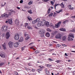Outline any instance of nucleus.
<instances>
[{
    "label": "nucleus",
    "mask_w": 75,
    "mask_h": 75,
    "mask_svg": "<svg viewBox=\"0 0 75 75\" xmlns=\"http://www.w3.org/2000/svg\"><path fill=\"white\" fill-rule=\"evenodd\" d=\"M61 35L59 33L58 34L56 35L55 38H57L58 39H61Z\"/></svg>",
    "instance_id": "6"
},
{
    "label": "nucleus",
    "mask_w": 75,
    "mask_h": 75,
    "mask_svg": "<svg viewBox=\"0 0 75 75\" xmlns=\"http://www.w3.org/2000/svg\"><path fill=\"white\" fill-rule=\"evenodd\" d=\"M8 22L9 24H11L13 23V22H12V19H8Z\"/></svg>",
    "instance_id": "13"
},
{
    "label": "nucleus",
    "mask_w": 75,
    "mask_h": 75,
    "mask_svg": "<svg viewBox=\"0 0 75 75\" xmlns=\"http://www.w3.org/2000/svg\"><path fill=\"white\" fill-rule=\"evenodd\" d=\"M16 23L17 24V25H19V21L17 19L16 20Z\"/></svg>",
    "instance_id": "20"
},
{
    "label": "nucleus",
    "mask_w": 75,
    "mask_h": 75,
    "mask_svg": "<svg viewBox=\"0 0 75 75\" xmlns=\"http://www.w3.org/2000/svg\"><path fill=\"white\" fill-rule=\"evenodd\" d=\"M10 11H11V12H8V13H11V14H12V13H13L15 12V11H14L13 10H10Z\"/></svg>",
    "instance_id": "40"
},
{
    "label": "nucleus",
    "mask_w": 75,
    "mask_h": 75,
    "mask_svg": "<svg viewBox=\"0 0 75 75\" xmlns=\"http://www.w3.org/2000/svg\"><path fill=\"white\" fill-rule=\"evenodd\" d=\"M4 64V63H0V66L1 67V66H3Z\"/></svg>",
    "instance_id": "44"
},
{
    "label": "nucleus",
    "mask_w": 75,
    "mask_h": 75,
    "mask_svg": "<svg viewBox=\"0 0 75 75\" xmlns=\"http://www.w3.org/2000/svg\"><path fill=\"white\" fill-rule=\"evenodd\" d=\"M45 33V31L44 30L41 29L39 31V33L40 34V36L41 37L43 38L44 37V34Z\"/></svg>",
    "instance_id": "1"
},
{
    "label": "nucleus",
    "mask_w": 75,
    "mask_h": 75,
    "mask_svg": "<svg viewBox=\"0 0 75 75\" xmlns=\"http://www.w3.org/2000/svg\"><path fill=\"white\" fill-rule=\"evenodd\" d=\"M57 13L55 12H54L53 16V17H55V16H57Z\"/></svg>",
    "instance_id": "37"
},
{
    "label": "nucleus",
    "mask_w": 75,
    "mask_h": 75,
    "mask_svg": "<svg viewBox=\"0 0 75 75\" xmlns=\"http://www.w3.org/2000/svg\"><path fill=\"white\" fill-rule=\"evenodd\" d=\"M48 61H52V59L51 58H48Z\"/></svg>",
    "instance_id": "51"
},
{
    "label": "nucleus",
    "mask_w": 75,
    "mask_h": 75,
    "mask_svg": "<svg viewBox=\"0 0 75 75\" xmlns=\"http://www.w3.org/2000/svg\"><path fill=\"white\" fill-rule=\"evenodd\" d=\"M62 46H63L64 47H65L66 45L64 44H62Z\"/></svg>",
    "instance_id": "57"
},
{
    "label": "nucleus",
    "mask_w": 75,
    "mask_h": 75,
    "mask_svg": "<svg viewBox=\"0 0 75 75\" xmlns=\"http://www.w3.org/2000/svg\"><path fill=\"white\" fill-rule=\"evenodd\" d=\"M67 40L68 41H74V39L72 38V37L68 36Z\"/></svg>",
    "instance_id": "10"
},
{
    "label": "nucleus",
    "mask_w": 75,
    "mask_h": 75,
    "mask_svg": "<svg viewBox=\"0 0 75 75\" xmlns=\"http://www.w3.org/2000/svg\"><path fill=\"white\" fill-rule=\"evenodd\" d=\"M33 1H30V2H29L28 3V5H31V4H33Z\"/></svg>",
    "instance_id": "21"
},
{
    "label": "nucleus",
    "mask_w": 75,
    "mask_h": 75,
    "mask_svg": "<svg viewBox=\"0 0 75 75\" xmlns=\"http://www.w3.org/2000/svg\"><path fill=\"white\" fill-rule=\"evenodd\" d=\"M46 36L47 37H50V33H46Z\"/></svg>",
    "instance_id": "23"
},
{
    "label": "nucleus",
    "mask_w": 75,
    "mask_h": 75,
    "mask_svg": "<svg viewBox=\"0 0 75 75\" xmlns=\"http://www.w3.org/2000/svg\"><path fill=\"white\" fill-rule=\"evenodd\" d=\"M38 27H41V26H42L41 25V21H40L38 23V24L37 25Z\"/></svg>",
    "instance_id": "11"
},
{
    "label": "nucleus",
    "mask_w": 75,
    "mask_h": 75,
    "mask_svg": "<svg viewBox=\"0 0 75 75\" xmlns=\"http://www.w3.org/2000/svg\"><path fill=\"white\" fill-rule=\"evenodd\" d=\"M24 8H26L27 9H28L29 8V7L28 6H25L24 7Z\"/></svg>",
    "instance_id": "43"
},
{
    "label": "nucleus",
    "mask_w": 75,
    "mask_h": 75,
    "mask_svg": "<svg viewBox=\"0 0 75 75\" xmlns=\"http://www.w3.org/2000/svg\"><path fill=\"white\" fill-rule=\"evenodd\" d=\"M35 71V69H33L32 70V72H34V71Z\"/></svg>",
    "instance_id": "56"
},
{
    "label": "nucleus",
    "mask_w": 75,
    "mask_h": 75,
    "mask_svg": "<svg viewBox=\"0 0 75 75\" xmlns=\"http://www.w3.org/2000/svg\"><path fill=\"white\" fill-rule=\"evenodd\" d=\"M36 23H37L38 21H40V19L39 18H37L36 20H35Z\"/></svg>",
    "instance_id": "36"
},
{
    "label": "nucleus",
    "mask_w": 75,
    "mask_h": 75,
    "mask_svg": "<svg viewBox=\"0 0 75 75\" xmlns=\"http://www.w3.org/2000/svg\"><path fill=\"white\" fill-rule=\"evenodd\" d=\"M69 37H71L74 38V34L72 33H70L69 35Z\"/></svg>",
    "instance_id": "14"
},
{
    "label": "nucleus",
    "mask_w": 75,
    "mask_h": 75,
    "mask_svg": "<svg viewBox=\"0 0 75 75\" xmlns=\"http://www.w3.org/2000/svg\"><path fill=\"white\" fill-rule=\"evenodd\" d=\"M19 58H20L19 57H18L16 58V60L18 59H19Z\"/></svg>",
    "instance_id": "63"
},
{
    "label": "nucleus",
    "mask_w": 75,
    "mask_h": 75,
    "mask_svg": "<svg viewBox=\"0 0 75 75\" xmlns=\"http://www.w3.org/2000/svg\"><path fill=\"white\" fill-rule=\"evenodd\" d=\"M3 47L4 48V50H6V42H4L3 45H2Z\"/></svg>",
    "instance_id": "17"
},
{
    "label": "nucleus",
    "mask_w": 75,
    "mask_h": 75,
    "mask_svg": "<svg viewBox=\"0 0 75 75\" xmlns=\"http://www.w3.org/2000/svg\"><path fill=\"white\" fill-rule=\"evenodd\" d=\"M8 44L9 45V46L10 47V48H12V47H13V42H10L9 43H8Z\"/></svg>",
    "instance_id": "7"
},
{
    "label": "nucleus",
    "mask_w": 75,
    "mask_h": 75,
    "mask_svg": "<svg viewBox=\"0 0 75 75\" xmlns=\"http://www.w3.org/2000/svg\"><path fill=\"white\" fill-rule=\"evenodd\" d=\"M70 31H71L72 32H75V29H73L72 30H70Z\"/></svg>",
    "instance_id": "53"
},
{
    "label": "nucleus",
    "mask_w": 75,
    "mask_h": 75,
    "mask_svg": "<svg viewBox=\"0 0 75 75\" xmlns=\"http://www.w3.org/2000/svg\"><path fill=\"white\" fill-rule=\"evenodd\" d=\"M29 38H30V36H27V37H26L25 38V40H28V39H29Z\"/></svg>",
    "instance_id": "32"
},
{
    "label": "nucleus",
    "mask_w": 75,
    "mask_h": 75,
    "mask_svg": "<svg viewBox=\"0 0 75 75\" xmlns=\"http://www.w3.org/2000/svg\"><path fill=\"white\" fill-rule=\"evenodd\" d=\"M24 24L25 25L24 27H27V25H28V23H25Z\"/></svg>",
    "instance_id": "42"
},
{
    "label": "nucleus",
    "mask_w": 75,
    "mask_h": 75,
    "mask_svg": "<svg viewBox=\"0 0 75 75\" xmlns=\"http://www.w3.org/2000/svg\"><path fill=\"white\" fill-rule=\"evenodd\" d=\"M20 42H16L14 45V46L15 47H18V45H19Z\"/></svg>",
    "instance_id": "9"
},
{
    "label": "nucleus",
    "mask_w": 75,
    "mask_h": 75,
    "mask_svg": "<svg viewBox=\"0 0 75 75\" xmlns=\"http://www.w3.org/2000/svg\"><path fill=\"white\" fill-rule=\"evenodd\" d=\"M50 0H43V1H44V2H47V1H48Z\"/></svg>",
    "instance_id": "47"
},
{
    "label": "nucleus",
    "mask_w": 75,
    "mask_h": 75,
    "mask_svg": "<svg viewBox=\"0 0 75 75\" xmlns=\"http://www.w3.org/2000/svg\"><path fill=\"white\" fill-rule=\"evenodd\" d=\"M59 30L62 31H66V29L65 28H61L59 29Z\"/></svg>",
    "instance_id": "18"
},
{
    "label": "nucleus",
    "mask_w": 75,
    "mask_h": 75,
    "mask_svg": "<svg viewBox=\"0 0 75 75\" xmlns=\"http://www.w3.org/2000/svg\"><path fill=\"white\" fill-rule=\"evenodd\" d=\"M47 31H48L49 32H51V31H52V30H51L49 28H47Z\"/></svg>",
    "instance_id": "27"
},
{
    "label": "nucleus",
    "mask_w": 75,
    "mask_h": 75,
    "mask_svg": "<svg viewBox=\"0 0 75 75\" xmlns=\"http://www.w3.org/2000/svg\"><path fill=\"white\" fill-rule=\"evenodd\" d=\"M41 24L42 25V26L44 25L45 24V21L44 20L42 22L41 21Z\"/></svg>",
    "instance_id": "12"
},
{
    "label": "nucleus",
    "mask_w": 75,
    "mask_h": 75,
    "mask_svg": "<svg viewBox=\"0 0 75 75\" xmlns=\"http://www.w3.org/2000/svg\"><path fill=\"white\" fill-rule=\"evenodd\" d=\"M61 45L59 44H57L56 45V47H58V48H59V47Z\"/></svg>",
    "instance_id": "39"
},
{
    "label": "nucleus",
    "mask_w": 75,
    "mask_h": 75,
    "mask_svg": "<svg viewBox=\"0 0 75 75\" xmlns=\"http://www.w3.org/2000/svg\"><path fill=\"white\" fill-rule=\"evenodd\" d=\"M27 28L29 29V30H30V29H32V28H31V26H28Z\"/></svg>",
    "instance_id": "34"
},
{
    "label": "nucleus",
    "mask_w": 75,
    "mask_h": 75,
    "mask_svg": "<svg viewBox=\"0 0 75 75\" xmlns=\"http://www.w3.org/2000/svg\"><path fill=\"white\" fill-rule=\"evenodd\" d=\"M14 38L16 40H18L19 39V38H20V35L18 34H16L15 35Z\"/></svg>",
    "instance_id": "4"
},
{
    "label": "nucleus",
    "mask_w": 75,
    "mask_h": 75,
    "mask_svg": "<svg viewBox=\"0 0 75 75\" xmlns=\"http://www.w3.org/2000/svg\"><path fill=\"white\" fill-rule=\"evenodd\" d=\"M60 5L62 8H64V7H65L64 4H63V2L61 4H60Z\"/></svg>",
    "instance_id": "19"
},
{
    "label": "nucleus",
    "mask_w": 75,
    "mask_h": 75,
    "mask_svg": "<svg viewBox=\"0 0 75 75\" xmlns=\"http://www.w3.org/2000/svg\"><path fill=\"white\" fill-rule=\"evenodd\" d=\"M12 13H8V14L6 13H4V14L2 15V17L3 18H8L9 16H11V15Z\"/></svg>",
    "instance_id": "2"
},
{
    "label": "nucleus",
    "mask_w": 75,
    "mask_h": 75,
    "mask_svg": "<svg viewBox=\"0 0 75 75\" xmlns=\"http://www.w3.org/2000/svg\"><path fill=\"white\" fill-rule=\"evenodd\" d=\"M25 47V46H24V47H23L22 48V50L23 51L24 50V48Z\"/></svg>",
    "instance_id": "54"
},
{
    "label": "nucleus",
    "mask_w": 75,
    "mask_h": 75,
    "mask_svg": "<svg viewBox=\"0 0 75 75\" xmlns=\"http://www.w3.org/2000/svg\"><path fill=\"white\" fill-rule=\"evenodd\" d=\"M66 39H67V38H66V37L65 36H63L62 38V40L63 41H65Z\"/></svg>",
    "instance_id": "25"
},
{
    "label": "nucleus",
    "mask_w": 75,
    "mask_h": 75,
    "mask_svg": "<svg viewBox=\"0 0 75 75\" xmlns=\"http://www.w3.org/2000/svg\"><path fill=\"white\" fill-rule=\"evenodd\" d=\"M6 4V2H5L4 3H4H3L2 4V6H4V5H5Z\"/></svg>",
    "instance_id": "52"
},
{
    "label": "nucleus",
    "mask_w": 75,
    "mask_h": 75,
    "mask_svg": "<svg viewBox=\"0 0 75 75\" xmlns=\"http://www.w3.org/2000/svg\"><path fill=\"white\" fill-rule=\"evenodd\" d=\"M45 24L46 25V26H47V27H48V26H49V25H50L49 23L48 22H45Z\"/></svg>",
    "instance_id": "22"
},
{
    "label": "nucleus",
    "mask_w": 75,
    "mask_h": 75,
    "mask_svg": "<svg viewBox=\"0 0 75 75\" xmlns=\"http://www.w3.org/2000/svg\"><path fill=\"white\" fill-rule=\"evenodd\" d=\"M0 56L2 58H5V54L3 52H2L1 54H0Z\"/></svg>",
    "instance_id": "8"
},
{
    "label": "nucleus",
    "mask_w": 75,
    "mask_h": 75,
    "mask_svg": "<svg viewBox=\"0 0 75 75\" xmlns=\"http://www.w3.org/2000/svg\"><path fill=\"white\" fill-rule=\"evenodd\" d=\"M68 8L70 9V10H72L73 9H74V7H71V5H69L68 6Z\"/></svg>",
    "instance_id": "15"
},
{
    "label": "nucleus",
    "mask_w": 75,
    "mask_h": 75,
    "mask_svg": "<svg viewBox=\"0 0 75 75\" xmlns=\"http://www.w3.org/2000/svg\"><path fill=\"white\" fill-rule=\"evenodd\" d=\"M20 3H23V0H21Z\"/></svg>",
    "instance_id": "55"
},
{
    "label": "nucleus",
    "mask_w": 75,
    "mask_h": 75,
    "mask_svg": "<svg viewBox=\"0 0 75 75\" xmlns=\"http://www.w3.org/2000/svg\"><path fill=\"white\" fill-rule=\"evenodd\" d=\"M53 16V13H51L49 14V17H51V16Z\"/></svg>",
    "instance_id": "33"
},
{
    "label": "nucleus",
    "mask_w": 75,
    "mask_h": 75,
    "mask_svg": "<svg viewBox=\"0 0 75 75\" xmlns=\"http://www.w3.org/2000/svg\"><path fill=\"white\" fill-rule=\"evenodd\" d=\"M46 74H47L48 75V74H49L50 72L48 71H46Z\"/></svg>",
    "instance_id": "48"
},
{
    "label": "nucleus",
    "mask_w": 75,
    "mask_h": 75,
    "mask_svg": "<svg viewBox=\"0 0 75 75\" xmlns=\"http://www.w3.org/2000/svg\"><path fill=\"white\" fill-rule=\"evenodd\" d=\"M28 13H29V14H32L33 12H32V10H30L28 11Z\"/></svg>",
    "instance_id": "24"
},
{
    "label": "nucleus",
    "mask_w": 75,
    "mask_h": 75,
    "mask_svg": "<svg viewBox=\"0 0 75 75\" xmlns=\"http://www.w3.org/2000/svg\"><path fill=\"white\" fill-rule=\"evenodd\" d=\"M50 3H51V4H52V5H54V2L52 1H50Z\"/></svg>",
    "instance_id": "49"
},
{
    "label": "nucleus",
    "mask_w": 75,
    "mask_h": 75,
    "mask_svg": "<svg viewBox=\"0 0 75 75\" xmlns=\"http://www.w3.org/2000/svg\"><path fill=\"white\" fill-rule=\"evenodd\" d=\"M55 27L57 28H58V27H59V26L57 24L55 26Z\"/></svg>",
    "instance_id": "35"
},
{
    "label": "nucleus",
    "mask_w": 75,
    "mask_h": 75,
    "mask_svg": "<svg viewBox=\"0 0 75 75\" xmlns=\"http://www.w3.org/2000/svg\"><path fill=\"white\" fill-rule=\"evenodd\" d=\"M71 18H75V16H72L71 17Z\"/></svg>",
    "instance_id": "59"
},
{
    "label": "nucleus",
    "mask_w": 75,
    "mask_h": 75,
    "mask_svg": "<svg viewBox=\"0 0 75 75\" xmlns=\"http://www.w3.org/2000/svg\"><path fill=\"white\" fill-rule=\"evenodd\" d=\"M50 11H51V9L50 8H49L47 12L48 13H50Z\"/></svg>",
    "instance_id": "45"
},
{
    "label": "nucleus",
    "mask_w": 75,
    "mask_h": 75,
    "mask_svg": "<svg viewBox=\"0 0 75 75\" xmlns=\"http://www.w3.org/2000/svg\"><path fill=\"white\" fill-rule=\"evenodd\" d=\"M67 22H68V20H66L65 21H64L62 22V23L64 24H65L66 23H67Z\"/></svg>",
    "instance_id": "28"
},
{
    "label": "nucleus",
    "mask_w": 75,
    "mask_h": 75,
    "mask_svg": "<svg viewBox=\"0 0 75 75\" xmlns=\"http://www.w3.org/2000/svg\"><path fill=\"white\" fill-rule=\"evenodd\" d=\"M54 49H50V52H51V51H53V50H54Z\"/></svg>",
    "instance_id": "60"
},
{
    "label": "nucleus",
    "mask_w": 75,
    "mask_h": 75,
    "mask_svg": "<svg viewBox=\"0 0 75 75\" xmlns=\"http://www.w3.org/2000/svg\"><path fill=\"white\" fill-rule=\"evenodd\" d=\"M34 44V42H31L29 44V45H31V44Z\"/></svg>",
    "instance_id": "58"
},
{
    "label": "nucleus",
    "mask_w": 75,
    "mask_h": 75,
    "mask_svg": "<svg viewBox=\"0 0 75 75\" xmlns=\"http://www.w3.org/2000/svg\"><path fill=\"white\" fill-rule=\"evenodd\" d=\"M47 66L49 68H50L51 67V64H48L47 65Z\"/></svg>",
    "instance_id": "41"
},
{
    "label": "nucleus",
    "mask_w": 75,
    "mask_h": 75,
    "mask_svg": "<svg viewBox=\"0 0 75 75\" xmlns=\"http://www.w3.org/2000/svg\"><path fill=\"white\" fill-rule=\"evenodd\" d=\"M63 10L62 9H61L59 11V12H61V11H62Z\"/></svg>",
    "instance_id": "62"
},
{
    "label": "nucleus",
    "mask_w": 75,
    "mask_h": 75,
    "mask_svg": "<svg viewBox=\"0 0 75 75\" xmlns=\"http://www.w3.org/2000/svg\"><path fill=\"white\" fill-rule=\"evenodd\" d=\"M38 52H39L38 50H36L35 52H34L35 54H37L38 53Z\"/></svg>",
    "instance_id": "46"
},
{
    "label": "nucleus",
    "mask_w": 75,
    "mask_h": 75,
    "mask_svg": "<svg viewBox=\"0 0 75 75\" xmlns=\"http://www.w3.org/2000/svg\"><path fill=\"white\" fill-rule=\"evenodd\" d=\"M28 20L29 21H30V20H32V19L30 18V16H28L27 17Z\"/></svg>",
    "instance_id": "26"
},
{
    "label": "nucleus",
    "mask_w": 75,
    "mask_h": 75,
    "mask_svg": "<svg viewBox=\"0 0 75 75\" xmlns=\"http://www.w3.org/2000/svg\"><path fill=\"white\" fill-rule=\"evenodd\" d=\"M58 5H59V4H55L54 5V8H55V9L56 8V7H57V6H58Z\"/></svg>",
    "instance_id": "50"
},
{
    "label": "nucleus",
    "mask_w": 75,
    "mask_h": 75,
    "mask_svg": "<svg viewBox=\"0 0 75 75\" xmlns=\"http://www.w3.org/2000/svg\"><path fill=\"white\" fill-rule=\"evenodd\" d=\"M1 30L3 32L6 31L7 30V26H3Z\"/></svg>",
    "instance_id": "3"
},
{
    "label": "nucleus",
    "mask_w": 75,
    "mask_h": 75,
    "mask_svg": "<svg viewBox=\"0 0 75 75\" xmlns=\"http://www.w3.org/2000/svg\"><path fill=\"white\" fill-rule=\"evenodd\" d=\"M35 23H37L35 20H34V21H33L32 22V23L33 24H34Z\"/></svg>",
    "instance_id": "31"
},
{
    "label": "nucleus",
    "mask_w": 75,
    "mask_h": 75,
    "mask_svg": "<svg viewBox=\"0 0 75 75\" xmlns=\"http://www.w3.org/2000/svg\"><path fill=\"white\" fill-rule=\"evenodd\" d=\"M57 32L56 31H53V34L54 35H55L57 34Z\"/></svg>",
    "instance_id": "38"
},
{
    "label": "nucleus",
    "mask_w": 75,
    "mask_h": 75,
    "mask_svg": "<svg viewBox=\"0 0 75 75\" xmlns=\"http://www.w3.org/2000/svg\"><path fill=\"white\" fill-rule=\"evenodd\" d=\"M64 55L65 56H68V55H67V54L66 53H65V54Z\"/></svg>",
    "instance_id": "64"
},
{
    "label": "nucleus",
    "mask_w": 75,
    "mask_h": 75,
    "mask_svg": "<svg viewBox=\"0 0 75 75\" xmlns=\"http://www.w3.org/2000/svg\"><path fill=\"white\" fill-rule=\"evenodd\" d=\"M43 68H44V66H42V67H40V69H42Z\"/></svg>",
    "instance_id": "61"
},
{
    "label": "nucleus",
    "mask_w": 75,
    "mask_h": 75,
    "mask_svg": "<svg viewBox=\"0 0 75 75\" xmlns=\"http://www.w3.org/2000/svg\"><path fill=\"white\" fill-rule=\"evenodd\" d=\"M5 37L6 39L7 40V39H8L9 37H10V33L9 32H7L6 34Z\"/></svg>",
    "instance_id": "5"
},
{
    "label": "nucleus",
    "mask_w": 75,
    "mask_h": 75,
    "mask_svg": "<svg viewBox=\"0 0 75 75\" xmlns=\"http://www.w3.org/2000/svg\"><path fill=\"white\" fill-rule=\"evenodd\" d=\"M62 22L61 21H59L57 23V24L58 25H59V26H60V25L61 24Z\"/></svg>",
    "instance_id": "29"
},
{
    "label": "nucleus",
    "mask_w": 75,
    "mask_h": 75,
    "mask_svg": "<svg viewBox=\"0 0 75 75\" xmlns=\"http://www.w3.org/2000/svg\"><path fill=\"white\" fill-rule=\"evenodd\" d=\"M23 37H21L20 38L19 40V42H23Z\"/></svg>",
    "instance_id": "16"
},
{
    "label": "nucleus",
    "mask_w": 75,
    "mask_h": 75,
    "mask_svg": "<svg viewBox=\"0 0 75 75\" xmlns=\"http://www.w3.org/2000/svg\"><path fill=\"white\" fill-rule=\"evenodd\" d=\"M55 62H57V63H59V62H61V60H57L55 61Z\"/></svg>",
    "instance_id": "30"
}]
</instances>
